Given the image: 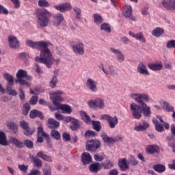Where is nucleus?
<instances>
[{"instance_id": "nucleus-1", "label": "nucleus", "mask_w": 175, "mask_h": 175, "mask_svg": "<svg viewBox=\"0 0 175 175\" xmlns=\"http://www.w3.org/2000/svg\"><path fill=\"white\" fill-rule=\"evenodd\" d=\"M131 96L140 105L139 106L135 103H132L130 105V110L132 111L133 118L140 120L142 114H144V117H151V108L144 103V100L147 103L150 102L148 95L137 93L131 94Z\"/></svg>"}, {"instance_id": "nucleus-2", "label": "nucleus", "mask_w": 175, "mask_h": 175, "mask_svg": "<svg viewBox=\"0 0 175 175\" xmlns=\"http://www.w3.org/2000/svg\"><path fill=\"white\" fill-rule=\"evenodd\" d=\"M25 43L29 47L40 51V57L36 56L35 57L36 62L44 64L47 68H51V65L53 64V62H54V59L53 58L51 51L49 49V42H33L32 40H27Z\"/></svg>"}, {"instance_id": "nucleus-3", "label": "nucleus", "mask_w": 175, "mask_h": 175, "mask_svg": "<svg viewBox=\"0 0 175 175\" xmlns=\"http://www.w3.org/2000/svg\"><path fill=\"white\" fill-rule=\"evenodd\" d=\"M36 16L38 18V23L42 28L48 27L51 23L52 14L46 9L38 10L36 11Z\"/></svg>"}, {"instance_id": "nucleus-4", "label": "nucleus", "mask_w": 175, "mask_h": 175, "mask_svg": "<svg viewBox=\"0 0 175 175\" xmlns=\"http://www.w3.org/2000/svg\"><path fill=\"white\" fill-rule=\"evenodd\" d=\"M3 77L7 81L6 92L12 96H16L17 91L12 89V87L14 85V78L13 77V75L5 72L3 75Z\"/></svg>"}, {"instance_id": "nucleus-5", "label": "nucleus", "mask_w": 175, "mask_h": 175, "mask_svg": "<svg viewBox=\"0 0 175 175\" xmlns=\"http://www.w3.org/2000/svg\"><path fill=\"white\" fill-rule=\"evenodd\" d=\"M28 76V72L27 71L20 69L16 72V79L15 80L16 83H18L20 85H25L26 87H30L29 83L25 81L24 79Z\"/></svg>"}, {"instance_id": "nucleus-6", "label": "nucleus", "mask_w": 175, "mask_h": 175, "mask_svg": "<svg viewBox=\"0 0 175 175\" xmlns=\"http://www.w3.org/2000/svg\"><path fill=\"white\" fill-rule=\"evenodd\" d=\"M100 119L107 121L111 129H114L117 124H118V118L116 116L113 117L109 114H103L101 116Z\"/></svg>"}, {"instance_id": "nucleus-7", "label": "nucleus", "mask_w": 175, "mask_h": 175, "mask_svg": "<svg viewBox=\"0 0 175 175\" xmlns=\"http://www.w3.org/2000/svg\"><path fill=\"white\" fill-rule=\"evenodd\" d=\"M100 142L98 139H90L87 142L85 149L87 151H90V152H95L96 150L100 148Z\"/></svg>"}, {"instance_id": "nucleus-8", "label": "nucleus", "mask_w": 175, "mask_h": 175, "mask_svg": "<svg viewBox=\"0 0 175 175\" xmlns=\"http://www.w3.org/2000/svg\"><path fill=\"white\" fill-rule=\"evenodd\" d=\"M62 94H64V92L61 90H57L50 94L51 99L55 107H57L58 105H60L59 102H62V100H64Z\"/></svg>"}, {"instance_id": "nucleus-9", "label": "nucleus", "mask_w": 175, "mask_h": 175, "mask_svg": "<svg viewBox=\"0 0 175 175\" xmlns=\"http://www.w3.org/2000/svg\"><path fill=\"white\" fill-rule=\"evenodd\" d=\"M88 105L90 109H105V101L100 98L89 100Z\"/></svg>"}, {"instance_id": "nucleus-10", "label": "nucleus", "mask_w": 175, "mask_h": 175, "mask_svg": "<svg viewBox=\"0 0 175 175\" xmlns=\"http://www.w3.org/2000/svg\"><path fill=\"white\" fill-rule=\"evenodd\" d=\"M54 9L56 10H59V12H61V13H64V12H68L72 9V4L70 3H64L58 4L53 6Z\"/></svg>"}, {"instance_id": "nucleus-11", "label": "nucleus", "mask_w": 175, "mask_h": 175, "mask_svg": "<svg viewBox=\"0 0 175 175\" xmlns=\"http://www.w3.org/2000/svg\"><path fill=\"white\" fill-rule=\"evenodd\" d=\"M72 49L75 54H78L79 55H84V44L83 42H79L72 45Z\"/></svg>"}, {"instance_id": "nucleus-12", "label": "nucleus", "mask_w": 175, "mask_h": 175, "mask_svg": "<svg viewBox=\"0 0 175 175\" xmlns=\"http://www.w3.org/2000/svg\"><path fill=\"white\" fill-rule=\"evenodd\" d=\"M98 82L95 80L88 78L86 81V87H88V90L92 92H96L98 91Z\"/></svg>"}, {"instance_id": "nucleus-13", "label": "nucleus", "mask_w": 175, "mask_h": 175, "mask_svg": "<svg viewBox=\"0 0 175 175\" xmlns=\"http://www.w3.org/2000/svg\"><path fill=\"white\" fill-rule=\"evenodd\" d=\"M100 137L103 139V142H104V143H109V144H114L116 142H118V140H122L121 137H119L118 138L108 137L106 133H102Z\"/></svg>"}, {"instance_id": "nucleus-14", "label": "nucleus", "mask_w": 175, "mask_h": 175, "mask_svg": "<svg viewBox=\"0 0 175 175\" xmlns=\"http://www.w3.org/2000/svg\"><path fill=\"white\" fill-rule=\"evenodd\" d=\"M8 43L10 49H17L20 47V42H18V40L14 36H8Z\"/></svg>"}, {"instance_id": "nucleus-15", "label": "nucleus", "mask_w": 175, "mask_h": 175, "mask_svg": "<svg viewBox=\"0 0 175 175\" xmlns=\"http://www.w3.org/2000/svg\"><path fill=\"white\" fill-rule=\"evenodd\" d=\"M56 107L58 110H62L66 114H72L73 111L72 107L66 104H59Z\"/></svg>"}, {"instance_id": "nucleus-16", "label": "nucleus", "mask_w": 175, "mask_h": 175, "mask_svg": "<svg viewBox=\"0 0 175 175\" xmlns=\"http://www.w3.org/2000/svg\"><path fill=\"white\" fill-rule=\"evenodd\" d=\"M162 3L167 10H175V0H163Z\"/></svg>"}, {"instance_id": "nucleus-17", "label": "nucleus", "mask_w": 175, "mask_h": 175, "mask_svg": "<svg viewBox=\"0 0 175 175\" xmlns=\"http://www.w3.org/2000/svg\"><path fill=\"white\" fill-rule=\"evenodd\" d=\"M137 70L138 73H139L140 75H144L145 76H150V72H148V70L147 69V66H146V65H144L143 62H140L138 64Z\"/></svg>"}, {"instance_id": "nucleus-18", "label": "nucleus", "mask_w": 175, "mask_h": 175, "mask_svg": "<svg viewBox=\"0 0 175 175\" xmlns=\"http://www.w3.org/2000/svg\"><path fill=\"white\" fill-rule=\"evenodd\" d=\"M111 51L116 54L118 62L122 63L125 61V55L122 54L120 50L116 49L114 48H111Z\"/></svg>"}, {"instance_id": "nucleus-19", "label": "nucleus", "mask_w": 175, "mask_h": 175, "mask_svg": "<svg viewBox=\"0 0 175 175\" xmlns=\"http://www.w3.org/2000/svg\"><path fill=\"white\" fill-rule=\"evenodd\" d=\"M149 126H150V124H148L146 121L144 120L141 123H139L138 126H135L134 127V131H136V132H142L143 131H147Z\"/></svg>"}, {"instance_id": "nucleus-20", "label": "nucleus", "mask_w": 175, "mask_h": 175, "mask_svg": "<svg viewBox=\"0 0 175 175\" xmlns=\"http://www.w3.org/2000/svg\"><path fill=\"white\" fill-rule=\"evenodd\" d=\"M59 122L53 118L48 119L47 126L49 129H58L59 128Z\"/></svg>"}, {"instance_id": "nucleus-21", "label": "nucleus", "mask_w": 175, "mask_h": 175, "mask_svg": "<svg viewBox=\"0 0 175 175\" xmlns=\"http://www.w3.org/2000/svg\"><path fill=\"white\" fill-rule=\"evenodd\" d=\"M63 20H64V15H62V14H57L54 15L53 25H54L55 27H59Z\"/></svg>"}, {"instance_id": "nucleus-22", "label": "nucleus", "mask_w": 175, "mask_h": 175, "mask_svg": "<svg viewBox=\"0 0 175 175\" xmlns=\"http://www.w3.org/2000/svg\"><path fill=\"white\" fill-rule=\"evenodd\" d=\"M118 166L122 172H125L129 169V165L126 162V159H120L118 160Z\"/></svg>"}, {"instance_id": "nucleus-23", "label": "nucleus", "mask_w": 175, "mask_h": 175, "mask_svg": "<svg viewBox=\"0 0 175 175\" xmlns=\"http://www.w3.org/2000/svg\"><path fill=\"white\" fill-rule=\"evenodd\" d=\"M81 161L83 165H89L92 162V157H91V154L88 152H84L81 155Z\"/></svg>"}, {"instance_id": "nucleus-24", "label": "nucleus", "mask_w": 175, "mask_h": 175, "mask_svg": "<svg viewBox=\"0 0 175 175\" xmlns=\"http://www.w3.org/2000/svg\"><path fill=\"white\" fill-rule=\"evenodd\" d=\"M69 122H71L72 125L70 126V129L72 131H76L79 128H80V122H79V120L70 117V121Z\"/></svg>"}, {"instance_id": "nucleus-25", "label": "nucleus", "mask_w": 175, "mask_h": 175, "mask_svg": "<svg viewBox=\"0 0 175 175\" xmlns=\"http://www.w3.org/2000/svg\"><path fill=\"white\" fill-rule=\"evenodd\" d=\"M123 15L126 18H129L130 20H132L133 21H136V17L132 16V7L131 6L126 7V10L123 12Z\"/></svg>"}, {"instance_id": "nucleus-26", "label": "nucleus", "mask_w": 175, "mask_h": 175, "mask_svg": "<svg viewBox=\"0 0 175 175\" xmlns=\"http://www.w3.org/2000/svg\"><path fill=\"white\" fill-rule=\"evenodd\" d=\"M38 135L42 136V137L46 139L47 142L50 140V135L44 132V130L43 129V126L42 124H40L38 126Z\"/></svg>"}, {"instance_id": "nucleus-27", "label": "nucleus", "mask_w": 175, "mask_h": 175, "mask_svg": "<svg viewBox=\"0 0 175 175\" xmlns=\"http://www.w3.org/2000/svg\"><path fill=\"white\" fill-rule=\"evenodd\" d=\"M102 167H100V163L95 162L90 164L89 167L90 172L92 173H98Z\"/></svg>"}, {"instance_id": "nucleus-28", "label": "nucleus", "mask_w": 175, "mask_h": 175, "mask_svg": "<svg viewBox=\"0 0 175 175\" xmlns=\"http://www.w3.org/2000/svg\"><path fill=\"white\" fill-rule=\"evenodd\" d=\"M29 158L33 163V166H35L36 167H42V166L43 165V163L42 162V160H40L37 157L31 154L29 156Z\"/></svg>"}, {"instance_id": "nucleus-29", "label": "nucleus", "mask_w": 175, "mask_h": 175, "mask_svg": "<svg viewBox=\"0 0 175 175\" xmlns=\"http://www.w3.org/2000/svg\"><path fill=\"white\" fill-rule=\"evenodd\" d=\"M55 118L57 120V121H64L67 124L70 121V116H65L59 113H55Z\"/></svg>"}, {"instance_id": "nucleus-30", "label": "nucleus", "mask_w": 175, "mask_h": 175, "mask_svg": "<svg viewBox=\"0 0 175 175\" xmlns=\"http://www.w3.org/2000/svg\"><path fill=\"white\" fill-rule=\"evenodd\" d=\"M10 142L12 144H14V146H15V147H16L17 148H24V143L23 142L18 140L16 137L10 138Z\"/></svg>"}, {"instance_id": "nucleus-31", "label": "nucleus", "mask_w": 175, "mask_h": 175, "mask_svg": "<svg viewBox=\"0 0 175 175\" xmlns=\"http://www.w3.org/2000/svg\"><path fill=\"white\" fill-rule=\"evenodd\" d=\"M30 118H36V117H38L40 120H43L44 116L43 113L40 112L39 110L33 109L30 111L29 113Z\"/></svg>"}, {"instance_id": "nucleus-32", "label": "nucleus", "mask_w": 175, "mask_h": 175, "mask_svg": "<svg viewBox=\"0 0 175 175\" xmlns=\"http://www.w3.org/2000/svg\"><path fill=\"white\" fill-rule=\"evenodd\" d=\"M79 114L81 117L82 120L84 121V122H85L86 124H91V122H92V120H91V118L90 117V116H88L87 112L84 111H80Z\"/></svg>"}, {"instance_id": "nucleus-33", "label": "nucleus", "mask_w": 175, "mask_h": 175, "mask_svg": "<svg viewBox=\"0 0 175 175\" xmlns=\"http://www.w3.org/2000/svg\"><path fill=\"white\" fill-rule=\"evenodd\" d=\"M37 157H38V158H41V159H43V161H46V162H53V159L51 157L44 154V152L43 151H39L37 153Z\"/></svg>"}, {"instance_id": "nucleus-34", "label": "nucleus", "mask_w": 175, "mask_h": 175, "mask_svg": "<svg viewBox=\"0 0 175 175\" xmlns=\"http://www.w3.org/2000/svg\"><path fill=\"white\" fill-rule=\"evenodd\" d=\"M146 152L149 154H154V152H159V147L158 146L149 145L146 148Z\"/></svg>"}, {"instance_id": "nucleus-35", "label": "nucleus", "mask_w": 175, "mask_h": 175, "mask_svg": "<svg viewBox=\"0 0 175 175\" xmlns=\"http://www.w3.org/2000/svg\"><path fill=\"white\" fill-rule=\"evenodd\" d=\"M100 29V31H104L105 32H107V33H110L111 32V26L109 23H104L101 24Z\"/></svg>"}, {"instance_id": "nucleus-36", "label": "nucleus", "mask_w": 175, "mask_h": 175, "mask_svg": "<svg viewBox=\"0 0 175 175\" xmlns=\"http://www.w3.org/2000/svg\"><path fill=\"white\" fill-rule=\"evenodd\" d=\"M163 32H165L163 29L157 27L152 31V35L155 36V38H159V36H162V35H163Z\"/></svg>"}, {"instance_id": "nucleus-37", "label": "nucleus", "mask_w": 175, "mask_h": 175, "mask_svg": "<svg viewBox=\"0 0 175 175\" xmlns=\"http://www.w3.org/2000/svg\"><path fill=\"white\" fill-rule=\"evenodd\" d=\"M91 123L92 124L94 131H96V132H100V131H102V124L100 122L92 120Z\"/></svg>"}, {"instance_id": "nucleus-38", "label": "nucleus", "mask_w": 175, "mask_h": 175, "mask_svg": "<svg viewBox=\"0 0 175 175\" xmlns=\"http://www.w3.org/2000/svg\"><path fill=\"white\" fill-rule=\"evenodd\" d=\"M167 141L170 142L168 143L169 147H172L173 148L172 151L175 154V143H174V137L173 135H168L167 137Z\"/></svg>"}, {"instance_id": "nucleus-39", "label": "nucleus", "mask_w": 175, "mask_h": 175, "mask_svg": "<svg viewBox=\"0 0 175 175\" xmlns=\"http://www.w3.org/2000/svg\"><path fill=\"white\" fill-rule=\"evenodd\" d=\"M153 169L155 172H157V173H163V172L166 170V167L162 164H157L153 165Z\"/></svg>"}, {"instance_id": "nucleus-40", "label": "nucleus", "mask_w": 175, "mask_h": 175, "mask_svg": "<svg viewBox=\"0 0 175 175\" xmlns=\"http://www.w3.org/2000/svg\"><path fill=\"white\" fill-rule=\"evenodd\" d=\"M163 109L168 113H172V111H174V107L173 106H171L170 104H169V103L166 101L163 103Z\"/></svg>"}, {"instance_id": "nucleus-41", "label": "nucleus", "mask_w": 175, "mask_h": 175, "mask_svg": "<svg viewBox=\"0 0 175 175\" xmlns=\"http://www.w3.org/2000/svg\"><path fill=\"white\" fill-rule=\"evenodd\" d=\"M148 67L149 68V69H151V70H154V72H157V70H161V69H162V64H149L148 65Z\"/></svg>"}, {"instance_id": "nucleus-42", "label": "nucleus", "mask_w": 175, "mask_h": 175, "mask_svg": "<svg viewBox=\"0 0 175 175\" xmlns=\"http://www.w3.org/2000/svg\"><path fill=\"white\" fill-rule=\"evenodd\" d=\"M8 128L13 131L14 133L16 135L17 134V129L18 128V125L16 124L14 122H11L8 124Z\"/></svg>"}, {"instance_id": "nucleus-43", "label": "nucleus", "mask_w": 175, "mask_h": 175, "mask_svg": "<svg viewBox=\"0 0 175 175\" xmlns=\"http://www.w3.org/2000/svg\"><path fill=\"white\" fill-rule=\"evenodd\" d=\"M94 22L95 24L99 25L101 23H103V18L99 14H93Z\"/></svg>"}, {"instance_id": "nucleus-44", "label": "nucleus", "mask_w": 175, "mask_h": 175, "mask_svg": "<svg viewBox=\"0 0 175 175\" xmlns=\"http://www.w3.org/2000/svg\"><path fill=\"white\" fill-rule=\"evenodd\" d=\"M0 144L1 146H8L6 135H5V133L2 131H0Z\"/></svg>"}, {"instance_id": "nucleus-45", "label": "nucleus", "mask_w": 175, "mask_h": 175, "mask_svg": "<svg viewBox=\"0 0 175 175\" xmlns=\"http://www.w3.org/2000/svg\"><path fill=\"white\" fill-rule=\"evenodd\" d=\"M103 167L106 170H110L114 166V163L110 160H107L105 162L102 163Z\"/></svg>"}, {"instance_id": "nucleus-46", "label": "nucleus", "mask_w": 175, "mask_h": 175, "mask_svg": "<svg viewBox=\"0 0 175 175\" xmlns=\"http://www.w3.org/2000/svg\"><path fill=\"white\" fill-rule=\"evenodd\" d=\"M102 70L105 73V75H114V66H109V70H106L105 69V67L102 66Z\"/></svg>"}, {"instance_id": "nucleus-47", "label": "nucleus", "mask_w": 175, "mask_h": 175, "mask_svg": "<svg viewBox=\"0 0 175 175\" xmlns=\"http://www.w3.org/2000/svg\"><path fill=\"white\" fill-rule=\"evenodd\" d=\"M29 110H31V105H29V103H25V105H23V116H28V113H29Z\"/></svg>"}, {"instance_id": "nucleus-48", "label": "nucleus", "mask_w": 175, "mask_h": 175, "mask_svg": "<svg viewBox=\"0 0 175 175\" xmlns=\"http://www.w3.org/2000/svg\"><path fill=\"white\" fill-rule=\"evenodd\" d=\"M38 5L40 8H50V3L47 0H39Z\"/></svg>"}, {"instance_id": "nucleus-49", "label": "nucleus", "mask_w": 175, "mask_h": 175, "mask_svg": "<svg viewBox=\"0 0 175 175\" xmlns=\"http://www.w3.org/2000/svg\"><path fill=\"white\" fill-rule=\"evenodd\" d=\"M135 39L137 40H140L142 43H146V38H144V35L142 32H139L137 34H135Z\"/></svg>"}, {"instance_id": "nucleus-50", "label": "nucleus", "mask_w": 175, "mask_h": 175, "mask_svg": "<svg viewBox=\"0 0 175 175\" xmlns=\"http://www.w3.org/2000/svg\"><path fill=\"white\" fill-rule=\"evenodd\" d=\"M51 137H53L56 140H59L61 139V134H59V132L56 130H53L51 132Z\"/></svg>"}, {"instance_id": "nucleus-51", "label": "nucleus", "mask_w": 175, "mask_h": 175, "mask_svg": "<svg viewBox=\"0 0 175 175\" xmlns=\"http://www.w3.org/2000/svg\"><path fill=\"white\" fill-rule=\"evenodd\" d=\"M57 83H58V79H57L56 76H53L49 83V85L51 88H55V85H57Z\"/></svg>"}, {"instance_id": "nucleus-52", "label": "nucleus", "mask_w": 175, "mask_h": 175, "mask_svg": "<svg viewBox=\"0 0 175 175\" xmlns=\"http://www.w3.org/2000/svg\"><path fill=\"white\" fill-rule=\"evenodd\" d=\"M35 133V129L27 127L25 129L24 135L26 136H31V135H33Z\"/></svg>"}, {"instance_id": "nucleus-53", "label": "nucleus", "mask_w": 175, "mask_h": 175, "mask_svg": "<svg viewBox=\"0 0 175 175\" xmlns=\"http://www.w3.org/2000/svg\"><path fill=\"white\" fill-rule=\"evenodd\" d=\"M129 163L132 166H136L139 163V161L135 158V157L132 156V154L130 155V159H129Z\"/></svg>"}, {"instance_id": "nucleus-54", "label": "nucleus", "mask_w": 175, "mask_h": 175, "mask_svg": "<svg viewBox=\"0 0 175 175\" xmlns=\"http://www.w3.org/2000/svg\"><path fill=\"white\" fill-rule=\"evenodd\" d=\"M73 11L76 14V18L80 19L81 16V10L79 8H74Z\"/></svg>"}, {"instance_id": "nucleus-55", "label": "nucleus", "mask_w": 175, "mask_h": 175, "mask_svg": "<svg viewBox=\"0 0 175 175\" xmlns=\"http://www.w3.org/2000/svg\"><path fill=\"white\" fill-rule=\"evenodd\" d=\"M25 146H26V147L27 148H33V142H32L31 140L29 139H26L25 140L24 142V144H23Z\"/></svg>"}, {"instance_id": "nucleus-56", "label": "nucleus", "mask_w": 175, "mask_h": 175, "mask_svg": "<svg viewBox=\"0 0 175 175\" xmlns=\"http://www.w3.org/2000/svg\"><path fill=\"white\" fill-rule=\"evenodd\" d=\"M18 168L19 169V170H21V172H23V173H27V172H28V165H25L24 164H19L18 165Z\"/></svg>"}, {"instance_id": "nucleus-57", "label": "nucleus", "mask_w": 175, "mask_h": 175, "mask_svg": "<svg viewBox=\"0 0 175 175\" xmlns=\"http://www.w3.org/2000/svg\"><path fill=\"white\" fill-rule=\"evenodd\" d=\"M38 99H39V97H38V96H33L29 100L30 105H36V103H38Z\"/></svg>"}, {"instance_id": "nucleus-58", "label": "nucleus", "mask_w": 175, "mask_h": 175, "mask_svg": "<svg viewBox=\"0 0 175 175\" xmlns=\"http://www.w3.org/2000/svg\"><path fill=\"white\" fill-rule=\"evenodd\" d=\"M19 125L21 126V128H22V129H23L25 131V129H27V128L29 127V124H28V122H27L26 121H21L19 122Z\"/></svg>"}, {"instance_id": "nucleus-59", "label": "nucleus", "mask_w": 175, "mask_h": 175, "mask_svg": "<svg viewBox=\"0 0 175 175\" xmlns=\"http://www.w3.org/2000/svg\"><path fill=\"white\" fill-rule=\"evenodd\" d=\"M94 160L96 161V162H102L105 159V156L102 154H94Z\"/></svg>"}, {"instance_id": "nucleus-60", "label": "nucleus", "mask_w": 175, "mask_h": 175, "mask_svg": "<svg viewBox=\"0 0 175 175\" xmlns=\"http://www.w3.org/2000/svg\"><path fill=\"white\" fill-rule=\"evenodd\" d=\"M0 14H9V11L3 5H0Z\"/></svg>"}, {"instance_id": "nucleus-61", "label": "nucleus", "mask_w": 175, "mask_h": 175, "mask_svg": "<svg viewBox=\"0 0 175 175\" xmlns=\"http://www.w3.org/2000/svg\"><path fill=\"white\" fill-rule=\"evenodd\" d=\"M167 49H175V40L168 41L167 43Z\"/></svg>"}, {"instance_id": "nucleus-62", "label": "nucleus", "mask_w": 175, "mask_h": 175, "mask_svg": "<svg viewBox=\"0 0 175 175\" xmlns=\"http://www.w3.org/2000/svg\"><path fill=\"white\" fill-rule=\"evenodd\" d=\"M63 140H64V142H70V135L68 133H64Z\"/></svg>"}, {"instance_id": "nucleus-63", "label": "nucleus", "mask_w": 175, "mask_h": 175, "mask_svg": "<svg viewBox=\"0 0 175 175\" xmlns=\"http://www.w3.org/2000/svg\"><path fill=\"white\" fill-rule=\"evenodd\" d=\"M163 124H159L155 126V130L157 132H163Z\"/></svg>"}, {"instance_id": "nucleus-64", "label": "nucleus", "mask_w": 175, "mask_h": 175, "mask_svg": "<svg viewBox=\"0 0 175 175\" xmlns=\"http://www.w3.org/2000/svg\"><path fill=\"white\" fill-rule=\"evenodd\" d=\"M44 175H51V168L50 167H47L43 170Z\"/></svg>"}]
</instances>
